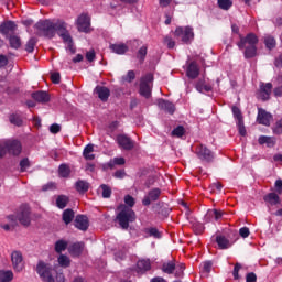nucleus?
Returning a JSON list of instances; mask_svg holds the SVG:
<instances>
[{"instance_id":"c03bdc74","label":"nucleus","mask_w":282,"mask_h":282,"mask_svg":"<svg viewBox=\"0 0 282 282\" xmlns=\"http://www.w3.org/2000/svg\"><path fill=\"white\" fill-rule=\"evenodd\" d=\"M218 6L221 10H230L232 8L231 0H218Z\"/></svg>"},{"instance_id":"4468645a","label":"nucleus","mask_w":282,"mask_h":282,"mask_svg":"<svg viewBox=\"0 0 282 282\" xmlns=\"http://www.w3.org/2000/svg\"><path fill=\"white\" fill-rule=\"evenodd\" d=\"M117 142L121 149H124L126 151H131L133 149V141L131 138L124 135V134H119L117 137Z\"/></svg>"},{"instance_id":"473e14b6","label":"nucleus","mask_w":282,"mask_h":282,"mask_svg":"<svg viewBox=\"0 0 282 282\" xmlns=\"http://www.w3.org/2000/svg\"><path fill=\"white\" fill-rule=\"evenodd\" d=\"M162 270L165 274H173V272H175V261H167L163 263Z\"/></svg>"},{"instance_id":"864d4df0","label":"nucleus","mask_w":282,"mask_h":282,"mask_svg":"<svg viewBox=\"0 0 282 282\" xmlns=\"http://www.w3.org/2000/svg\"><path fill=\"white\" fill-rule=\"evenodd\" d=\"M126 160L124 158L120 156V158H115L112 161H111V164H116L117 166H123V164H126Z\"/></svg>"},{"instance_id":"58836bf2","label":"nucleus","mask_w":282,"mask_h":282,"mask_svg":"<svg viewBox=\"0 0 282 282\" xmlns=\"http://www.w3.org/2000/svg\"><path fill=\"white\" fill-rule=\"evenodd\" d=\"M147 52H148L147 45H143L139 48L137 53V58L140 61V63H144V58H147Z\"/></svg>"},{"instance_id":"69168bd1","label":"nucleus","mask_w":282,"mask_h":282,"mask_svg":"<svg viewBox=\"0 0 282 282\" xmlns=\"http://www.w3.org/2000/svg\"><path fill=\"white\" fill-rule=\"evenodd\" d=\"M50 131L51 133H59L61 132V126L56 124V123H53L51 127H50Z\"/></svg>"},{"instance_id":"680f3d73","label":"nucleus","mask_w":282,"mask_h":282,"mask_svg":"<svg viewBox=\"0 0 282 282\" xmlns=\"http://www.w3.org/2000/svg\"><path fill=\"white\" fill-rule=\"evenodd\" d=\"M246 282H257V274L254 272L248 273L246 275Z\"/></svg>"},{"instance_id":"4be33fe9","label":"nucleus","mask_w":282,"mask_h":282,"mask_svg":"<svg viewBox=\"0 0 282 282\" xmlns=\"http://www.w3.org/2000/svg\"><path fill=\"white\" fill-rule=\"evenodd\" d=\"M75 227L79 230H87L89 228V220L87 219V216H77L75 219Z\"/></svg>"},{"instance_id":"72a5a7b5","label":"nucleus","mask_w":282,"mask_h":282,"mask_svg":"<svg viewBox=\"0 0 282 282\" xmlns=\"http://www.w3.org/2000/svg\"><path fill=\"white\" fill-rule=\"evenodd\" d=\"M93 151H94L93 144L86 145L83 152L85 160H95L96 155L91 153Z\"/></svg>"},{"instance_id":"13d9d810","label":"nucleus","mask_w":282,"mask_h":282,"mask_svg":"<svg viewBox=\"0 0 282 282\" xmlns=\"http://www.w3.org/2000/svg\"><path fill=\"white\" fill-rule=\"evenodd\" d=\"M51 80H52V83H54L55 85H58V83H61V74H58V73H52V74H51Z\"/></svg>"},{"instance_id":"ea45409f","label":"nucleus","mask_w":282,"mask_h":282,"mask_svg":"<svg viewBox=\"0 0 282 282\" xmlns=\"http://www.w3.org/2000/svg\"><path fill=\"white\" fill-rule=\"evenodd\" d=\"M58 263L62 268H69V263H72V260H69V257L61 254L58 257Z\"/></svg>"},{"instance_id":"338daca9","label":"nucleus","mask_w":282,"mask_h":282,"mask_svg":"<svg viewBox=\"0 0 282 282\" xmlns=\"http://www.w3.org/2000/svg\"><path fill=\"white\" fill-rule=\"evenodd\" d=\"M126 175H127V173H124L123 170H118V171L115 173V177H117L118 180H122Z\"/></svg>"},{"instance_id":"052dcab7","label":"nucleus","mask_w":282,"mask_h":282,"mask_svg":"<svg viewBox=\"0 0 282 282\" xmlns=\"http://www.w3.org/2000/svg\"><path fill=\"white\" fill-rule=\"evenodd\" d=\"M56 189V183L50 182L43 185L42 191H54Z\"/></svg>"},{"instance_id":"f257e3e1","label":"nucleus","mask_w":282,"mask_h":282,"mask_svg":"<svg viewBox=\"0 0 282 282\" xmlns=\"http://www.w3.org/2000/svg\"><path fill=\"white\" fill-rule=\"evenodd\" d=\"M35 32L47 39H54L57 32L65 43H72V35L67 32V23L61 19L39 21L35 24Z\"/></svg>"},{"instance_id":"e433bc0d","label":"nucleus","mask_w":282,"mask_h":282,"mask_svg":"<svg viewBox=\"0 0 282 282\" xmlns=\"http://www.w3.org/2000/svg\"><path fill=\"white\" fill-rule=\"evenodd\" d=\"M58 173H59L61 177H69L72 170L69 169V165L62 164V165H59Z\"/></svg>"},{"instance_id":"5fc2aeb1","label":"nucleus","mask_w":282,"mask_h":282,"mask_svg":"<svg viewBox=\"0 0 282 282\" xmlns=\"http://www.w3.org/2000/svg\"><path fill=\"white\" fill-rule=\"evenodd\" d=\"M148 232H149L150 237H155V239H160V237H161L158 228H150V229H148Z\"/></svg>"},{"instance_id":"9d476101","label":"nucleus","mask_w":282,"mask_h":282,"mask_svg":"<svg viewBox=\"0 0 282 282\" xmlns=\"http://www.w3.org/2000/svg\"><path fill=\"white\" fill-rule=\"evenodd\" d=\"M195 153L199 160H204L205 162H213V159L215 158L213 152L208 150V148H206L204 144H197Z\"/></svg>"},{"instance_id":"37998d69","label":"nucleus","mask_w":282,"mask_h":282,"mask_svg":"<svg viewBox=\"0 0 282 282\" xmlns=\"http://www.w3.org/2000/svg\"><path fill=\"white\" fill-rule=\"evenodd\" d=\"M232 113L234 117L238 120L239 124L243 123V116L241 115V110L239 109V107L234 106L232 107Z\"/></svg>"},{"instance_id":"aec40b11","label":"nucleus","mask_w":282,"mask_h":282,"mask_svg":"<svg viewBox=\"0 0 282 282\" xmlns=\"http://www.w3.org/2000/svg\"><path fill=\"white\" fill-rule=\"evenodd\" d=\"M186 76L188 78L195 79L199 76V66L196 62H191L186 69Z\"/></svg>"},{"instance_id":"39448f33","label":"nucleus","mask_w":282,"mask_h":282,"mask_svg":"<svg viewBox=\"0 0 282 282\" xmlns=\"http://www.w3.org/2000/svg\"><path fill=\"white\" fill-rule=\"evenodd\" d=\"M21 151H23V147L19 140L9 139L0 142V158H3L6 153L10 155H21Z\"/></svg>"},{"instance_id":"6ab92c4d","label":"nucleus","mask_w":282,"mask_h":282,"mask_svg":"<svg viewBox=\"0 0 282 282\" xmlns=\"http://www.w3.org/2000/svg\"><path fill=\"white\" fill-rule=\"evenodd\" d=\"M151 270V260L141 259L137 262V273L144 274V272H149Z\"/></svg>"},{"instance_id":"6e6552de","label":"nucleus","mask_w":282,"mask_h":282,"mask_svg":"<svg viewBox=\"0 0 282 282\" xmlns=\"http://www.w3.org/2000/svg\"><path fill=\"white\" fill-rule=\"evenodd\" d=\"M151 87H153V75L148 74L141 78L140 94L144 98H151Z\"/></svg>"},{"instance_id":"0e129e2a","label":"nucleus","mask_w":282,"mask_h":282,"mask_svg":"<svg viewBox=\"0 0 282 282\" xmlns=\"http://www.w3.org/2000/svg\"><path fill=\"white\" fill-rule=\"evenodd\" d=\"M86 58L89 63L94 62V59L96 58V52L94 51H89L86 53Z\"/></svg>"},{"instance_id":"412c9836","label":"nucleus","mask_w":282,"mask_h":282,"mask_svg":"<svg viewBox=\"0 0 282 282\" xmlns=\"http://www.w3.org/2000/svg\"><path fill=\"white\" fill-rule=\"evenodd\" d=\"M205 217L208 221H219V219L224 217V212L219 209H209L207 210V214Z\"/></svg>"},{"instance_id":"79ce46f5","label":"nucleus","mask_w":282,"mask_h":282,"mask_svg":"<svg viewBox=\"0 0 282 282\" xmlns=\"http://www.w3.org/2000/svg\"><path fill=\"white\" fill-rule=\"evenodd\" d=\"M10 122H11V124H14L15 127H21L23 124V119L19 115H11Z\"/></svg>"},{"instance_id":"bb28decb","label":"nucleus","mask_w":282,"mask_h":282,"mask_svg":"<svg viewBox=\"0 0 282 282\" xmlns=\"http://www.w3.org/2000/svg\"><path fill=\"white\" fill-rule=\"evenodd\" d=\"M84 248H85V243L77 242V243L72 245L69 247L68 251L70 252V254L73 257H79V254L83 253Z\"/></svg>"},{"instance_id":"1a4fd4ad","label":"nucleus","mask_w":282,"mask_h":282,"mask_svg":"<svg viewBox=\"0 0 282 282\" xmlns=\"http://www.w3.org/2000/svg\"><path fill=\"white\" fill-rule=\"evenodd\" d=\"M76 25L78 32H85L87 34L91 32V18L87 13H82L76 20Z\"/></svg>"},{"instance_id":"c756f323","label":"nucleus","mask_w":282,"mask_h":282,"mask_svg":"<svg viewBox=\"0 0 282 282\" xmlns=\"http://www.w3.org/2000/svg\"><path fill=\"white\" fill-rule=\"evenodd\" d=\"M9 43L10 47L13 50H19V47H21V37H19V35H10Z\"/></svg>"},{"instance_id":"e2e57ef3","label":"nucleus","mask_w":282,"mask_h":282,"mask_svg":"<svg viewBox=\"0 0 282 282\" xmlns=\"http://www.w3.org/2000/svg\"><path fill=\"white\" fill-rule=\"evenodd\" d=\"M274 186H275V192L279 193V195H281L282 194V180H276Z\"/></svg>"},{"instance_id":"b1692460","label":"nucleus","mask_w":282,"mask_h":282,"mask_svg":"<svg viewBox=\"0 0 282 282\" xmlns=\"http://www.w3.org/2000/svg\"><path fill=\"white\" fill-rule=\"evenodd\" d=\"M195 89L199 91V94H204L206 91H213V85L206 83V79H199L196 85Z\"/></svg>"},{"instance_id":"09e8293b","label":"nucleus","mask_w":282,"mask_h":282,"mask_svg":"<svg viewBox=\"0 0 282 282\" xmlns=\"http://www.w3.org/2000/svg\"><path fill=\"white\" fill-rule=\"evenodd\" d=\"M100 188L102 191V197H105L106 199L111 197V187L107 185H101Z\"/></svg>"},{"instance_id":"a878e982","label":"nucleus","mask_w":282,"mask_h":282,"mask_svg":"<svg viewBox=\"0 0 282 282\" xmlns=\"http://www.w3.org/2000/svg\"><path fill=\"white\" fill-rule=\"evenodd\" d=\"M32 99L36 102H50V95L45 91L39 90L32 94Z\"/></svg>"},{"instance_id":"0eeeda50","label":"nucleus","mask_w":282,"mask_h":282,"mask_svg":"<svg viewBox=\"0 0 282 282\" xmlns=\"http://www.w3.org/2000/svg\"><path fill=\"white\" fill-rule=\"evenodd\" d=\"M174 35L176 39H181L183 43H191L195 39V33L191 26H178L176 28Z\"/></svg>"},{"instance_id":"dca6fc26","label":"nucleus","mask_w":282,"mask_h":282,"mask_svg":"<svg viewBox=\"0 0 282 282\" xmlns=\"http://www.w3.org/2000/svg\"><path fill=\"white\" fill-rule=\"evenodd\" d=\"M258 122L259 124H264V127H270V122H272V116L268 111L259 109Z\"/></svg>"},{"instance_id":"3c124183","label":"nucleus","mask_w":282,"mask_h":282,"mask_svg":"<svg viewBox=\"0 0 282 282\" xmlns=\"http://www.w3.org/2000/svg\"><path fill=\"white\" fill-rule=\"evenodd\" d=\"M184 270H186V267L184 264H180L177 268H176V272H175V276L177 279L184 276Z\"/></svg>"},{"instance_id":"c9c22d12","label":"nucleus","mask_w":282,"mask_h":282,"mask_svg":"<svg viewBox=\"0 0 282 282\" xmlns=\"http://www.w3.org/2000/svg\"><path fill=\"white\" fill-rule=\"evenodd\" d=\"M210 270H213V262H204L200 265L202 276H208V274H210Z\"/></svg>"},{"instance_id":"7ed1b4c3","label":"nucleus","mask_w":282,"mask_h":282,"mask_svg":"<svg viewBox=\"0 0 282 282\" xmlns=\"http://www.w3.org/2000/svg\"><path fill=\"white\" fill-rule=\"evenodd\" d=\"M240 41L237 43L239 50H245V58H254L257 56V44L259 37L256 34L249 33L246 36L239 34Z\"/></svg>"},{"instance_id":"4d7b16f0","label":"nucleus","mask_w":282,"mask_h":282,"mask_svg":"<svg viewBox=\"0 0 282 282\" xmlns=\"http://www.w3.org/2000/svg\"><path fill=\"white\" fill-rule=\"evenodd\" d=\"M239 270H241V265L239 263H236L232 272L234 279L236 281L239 280Z\"/></svg>"},{"instance_id":"cd10ccee","label":"nucleus","mask_w":282,"mask_h":282,"mask_svg":"<svg viewBox=\"0 0 282 282\" xmlns=\"http://www.w3.org/2000/svg\"><path fill=\"white\" fill-rule=\"evenodd\" d=\"M110 50L115 52V54H127V52H129V46H127V44L123 43L111 44Z\"/></svg>"},{"instance_id":"4c0bfd02","label":"nucleus","mask_w":282,"mask_h":282,"mask_svg":"<svg viewBox=\"0 0 282 282\" xmlns=\"http://www.w3.org/2000/svg\"><path fill=\"white\" fill-rule=\"evenodd\" d=\"M74 220V210L72 209H66L63 213V221L65 224H72V221Z\"/></svg>"},{"instance_id":"49530a36","label":"nucleus","mask_w":282,"mask_h":282,"mask_svg":"<svg viewBox=\"0 0 282 282\" xmlns=\"http://www.w3.org/2000/svg\"><path fill=\"white\" fill-rule=\"evenodd\" d=\"M264 43H265L268 50H273V47H275V45H276V40H274V37H272V36H267L264 39Z\"/></svg>"},{"instance_id":"f03ea898","label":"nucleus","mask_w":282,"mask_h":282,"mask_svg":"<svg viewBox=\"0 0 282 282\" xmlns=\"http://www.w3.org/2000/svg\"><path fill=\"white\" fill-rule=\"evenodd\" d=\"M124 203L127 205H121L118 207L119 213L117 215V219L121 228L127 230V228H129V224L135 219V212L131 209L133 206H135V198H133L131 195H126Z\"/></svg>"},{"instance_id":"774afa93","label":"nucleus","mask_w":282,"mask_h":282,"mask_svg":"<svg viewBox=\"0 0 282 282\" xmlns=\"http://www.w3.org/2000/svg\"><path fill=\"white\" fill-rule=\"evenodd\" d=\"M6 65H8V57L0 55V67H6Z\"/></svg>"},{"instance_id":"603ef678","label":"nucleus","mask_w":282,"mask_h":282,"mask_svg":"<svg viewBox=\"0 0 282 282\" xmlns=\"http://www.w3.org/2000/svg\"><path fill=\"white\" fill-rule=\"evenodd\" d=\"M239 235H240V237L246 239V238L250 237V229L248 227H242L239 229Z\"/></svg>"},{"instance_id":"7c9ffc66","label":"nucleus","mask_w":282,"mask_h":282,"mask_svg":"<svg viewBox=\"0 0 282 282\" xmlns=\"http://www.w3.org/2000/svg\"><path fill=\"white\" fill-rule=\"evenodd\" d=\"M12 279H14V273H12V271H0V282H10Z\"/></svg>"},{"instance_id":"f8f14e48","label":"nucleus","mask_w":282,"mask_h":282,"mask_svg":"<svg viewBox=\"0 0 282 282\" xmlns=\"http://www.w3.org/2000/svg\"><path fill=\"white\" fill-rule=\"evenodd\" d=\"M11 261L15 272H21L23 270L24 263H23V256L21 254V252L13 251L11 253Z\"/></svg>"},{"instance_id":"f3484780","label":"nucleus","mask_w":282,"mask_h":282,"mask_svg":"<svg viewBox=\"0 0 282 282\" xmlns=\"http://www.w3.org/2000/svg\"><path fill=\"white\" fill-rule=\"evenodd\" d=\"M95 94L102 100V102H107V100H109V96H111V91L105 86H97L95 88Z\"/></svg>"},{"instance_id":"a19ab883","label":"nucleus","mask_w":282,"mask_h":282,"mask_svg":"<svg viewBox=\"0 0 282 282\" xmlns=\"http://www.w3.org/2000/svg\"><path fill=\"white\" fill-rule=\"evenodd\" d=\"M64 250H67V241L65 240H58L56 243H55V251L61 253V252H64Z\"/></svg>"},{"instance_id":"8fccbe9b","label":"nucleus","mask_w":282,"mask_h":282,"mask_svg":"<svg viewBox=\"0 0 282 282\" xmlns=\"http://www.w3.org/2000/svg\"><path fill=\"white\" fill-rule=\"evenodd\" d=\"M123 80H126V83H131L132 80H135V72L129 70L128 74L123 77Z\"/></svg>"},{"instance_id":"423d86ee","label":"nucleus","mask_w":282,"mask_h":282,"mask_svg":"<svg viewBox=\"0 0 282 282\" xmlns=\"http://www.w3.org/2000/svg\"><path fill=\"white\" fill-rule=\"evenodd\" d=\"M36 272L43 281L54 282V275L56 274V271L52 269L48 263L40 261L36 267Z\"/></svg>"},{"instance_id":"2f4dec72","label":"nucleus","mask_w":282,"mask_h":282,"mask_svg":"<svg viewBox=\"0 0 282 282\" xmlns=\"http://www.w3.org/2000/svg\"><path fill=\"white\" fill-rule=\"evenodd\" d=\"M69 204V197L66 195H59L56 198V206L57 208H65Z\"/></svg>"},{"instance_id":"393cba45","label":"nucleus","mask_w":282,"mask_h":282,"mask_svg":"<svg viewBox=\"0 0 282 282\" xmlns=\"http://www.w3.org/2000/svg\"><path fill=\"white\" fill-rule=\"evenodd\" d=\"M159 107L162 108L164 111L173 116L175 113V104L171 101H166L164 99H161L159 101Z\"/></svg>"},{"instance_id":"f704fd0d","label":"nucleus","mask_w":282,"mask_h":282,"mask_svg":"<svg viewBox=\"0 0 282 282\" xmlns=\"http://www.w3.org/2000/svg\"><path fill=\"white\" fill-rule=\"evenodd\" d=\"M259 144H267L268 147H274L276 140L272 137H260L258 140Z\"/></svg>"},{"instance_id":"ddd939ff","label":"nucleus","mask_w":282,"mask_h":282,"mask_svg":"<svg viewBox=\"0 0 282 282\" xmlns=\"http://www.w3.org/2000/svg\"><path fill=\"white\" fill-rule=\"evenodd\" d=\"M272 94V84L271 83H267L260 84V89L258 93V97L260 98V100H270V95Z\"/></svg>"},{"instance_id":"5701e85b","label":"nucleus","mask_w":282,"mask_h":282,"mask_svg":"<svg viewBox=\"0 0 282 282\" xmlns=\"http://www.w3.org/2000/svg\"><path fill=\"white\" fill-rule=\"evenodd\" d=\"M216 243H218L220 250H228V248L232 246V242H230V240L224 235L216 236Z\"/></svg>"},{"instance_id":"bf43d9fd","label":"nucleus","mask_w":282,"mask_h":282,"mask_svg":"<svg viewBox=\"0 0 282 282\" xmlns=\"http://www.w3.org/2000/svg\"><path fill=\"white\" fill-rule=\"evenodd\" d=\"M20 167H21V171H25L26 169H30V160L28 159H23L21 162H20Z\"/></svg>"},{"instance_id":"a211bd4d","label":"nucleus","mask_w":282,"mask_h":282,"mask_svg":"<svg viewBox=\"0 0 282 282\" xmlns=\"http://www.w3.org/2000/svg\"><path fill=\"white\" fill-rule=\"evenodd\" d=\"M263 200L267 206H276L278 204H281V197H279V194L274 192L264 195Z\"/></svg>"},{"instance_id":"c85d7f7f","label":"nucleus","mask_w":282,"mask_h":282,"mask_svg":"<svg viewBox=\"0 0 282 282\" xmlns=\"http://www.w3.org/2000/svg\"><path fill=\"white\" fill-rule=\"evenodd\" d=\"M76 191L78 193H87L89 191V183H87V181H77L76 184Z\"/></svg>"},{"instance_id":"9b49d317","label":"nucleus","mask_w":282,"mask_h":282,"mask_svg":"<svg viewBox=\"0 0 282 282\" xmlns=\"http://www.w3.org/2000/svg\"><path fill=\"white\" fill-rule=\"evenodd\" d=\"M17 32V24L13 21H6L0 25V34L8 36L14 34Z\"/></svg>"},{"instance_id":"6e6d98bb","label":"nucleus","mask_w":282,"mask_h":282,"mask_svg":"<svg viewBox=\"0 0 282 282\" xmlns=\"http://www.w3.org/2000/svg\"><path fill=\"white\" fill-rule=\"evenodd\" d=\"M164 43L167 45L169 50H173V47H175V41L169 36L164 37Z\"/></svg>"},{"instance_id":"20e7f679","label":"nucleus","mask_w":282,"mask_h":282,"mask_svg":"<svg viewBox=\"0 0 282 282\" xmlns=\"http://www.w3.org/2000/svg\"><path fill=\"white\" fill-rule=\"evenodd\" d=\"M8 224L3 225V230H12L14 226H17V221H19L22 226H28L32 218L30 217V206L22 205L17 212V216H8Z\"/></svg>"},{"instance_id":"a18cd8bd","label":"nucleus","mask_w":282,"mask_h":282,"mask_svg":"<svg viewBox=\"0 0 282 282\" xmlns=\"http://www.w3.org/2000/svg\"><path fill=\"white\" fill-rule=\"evenodd\" d=\"M184 133H186V129H184V127L178 126L176 127L173 131H172V135L174 138H182V135H184Z\"/></svg>"},{"instance_id":"de8ad7c7","label":"nucleus","mask_w":282,"mask_h":282,"mask_svg":"<svg viewBox=\"0 0 282 282\" xmlns=\"http://www.w3.org/2000/svg\"><path fill=\"white\" fill-rule=\"evenodd\" d=\"M35 46H36V39L32 37L26 43L25 50H26V52L32 53V52H34Z\"/></svg>"},{"instance_id":"2eb2a0df","label":"nucleus","mask_w":282,"mask_h":282,"mask_svg":"<svg viewBox=\"0 0 282 282\" xmlns=\"http://www.w3.org/2000/svg\"><path fill=\"white\" fill-rule=\"evenodd\" d=\"M160 195H161L160 188L151 189L142 200L143 206H150L151 202H158V199H160Z\"/></svg>"}]
</instances>
